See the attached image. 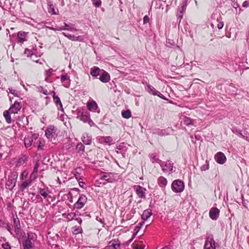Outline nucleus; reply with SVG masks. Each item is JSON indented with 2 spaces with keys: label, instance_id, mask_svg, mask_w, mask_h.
Returning a JSON list of instances; mask_svg holds the SVG:
<instances>
[{
  "label": "nucleus",
  "instance_id": "1",
  "mask_svg": "<svg viewBox=\"0 0 249 249\" xmlns=\"http://www.w3.org/2000/svg\"><path fill=\"white\" fill-rule=\"evenodd\" d=\"M118 178V174L115 173H103V175L100 178V179L106 181L104 184L107 182L112 183L117 180Z\"/></svg>",
  "mask_w": 249,
  "mask_h": 249
},
{
  "label": "nucleus",
  "instance_id": "2",
  "mask_svg": "<svg viewBox=\"0 0 249 249\" xmlns=\"http://www.w3.org/2000/svg\"><path fill=\"white\" fill-rule=\"evenodd\" d=\"M17 178L18 175L16 173L12 174L9 175L8 176V180L6 183V188L12 191L16 185Z\"/></svg>",
  "mask_w": 249,
  "mask_h": 249
},
{
  "label": "nucleus",
  "instance_id": "3",
  "mask_svg": "<svg viewBox=\"0 0 249 249\" xmlns=\"http://www.w3.org/2000/svg\"><path fill=\"white\" fill-rule=\"evenodd\" d=\"M184 184L183 182L179 179H176L173 181L172 183L171 188L175 193H180L184 189Z\"/></svg>",
  "mask_w": 249,
  "mask_h": 249
},
{
  "label": "nucleus",
  "instance_id": "4",
  "mask_svg": "<svg viewBox=\"0 0 249 249\" xmlns=\"http://www.w3.org/2000/svg\"><path fill=\"white\" fill-rule=\"evenodd\" d=\"M186 5H187V0H184L182 3L181 4L180 7H178L177 13V16L178 18V19H179V21L178 22V27L180 26V24L181 22V19L183 18V14L185 12V10L186 9Z\"/></svg>",
  "mask_w": 249,
  "mask_h": 249
},
{
  "label": "nucleus",
  "instance_id": "5",
  "mask_svg": "<svg viewBox=\"0 0 249 249\" xmlns=\"http://www.w3.org/2000/svg\"><path fill=\"white\" fill-rule=\"evenodd\" d=\"M215 243L213 240V235H209L207 237L204 246V249H215Z\"/></svg>",
  "mask_w": 249,
  "mask_h": 249
},
{
  "label": "nucleus",
  "instance_id": "6",
  "mask_svg": "<svg viewBox=\"0 0 249 249\" xmlns=\"http://www.w3.org/2000/svg\"><path fill=\"white\" fill-rule=\"evenodd\" d=\"M33 238L31 236V233H27V237L22 242V246L23 249H33L34 244L32 242Z\"/></svg>",
  "mask_w": 249,
  "mask_h": 249
},
{
  "label": "nucleus",
  "instance_id": "7",
  "mask_svg": "<svg viewBox=\"0 0 249 249\" xmlns=\"http://www.w3.org/2000/svg\"><path fill=\"white\" fill-rule=\"evenodd\" d=\"M162 168V171L165 173H168L169 174L173 172V163L169 161H162L160 164Z\"/></svg>",
  "mask_w": 249,
  "mask_h": 249
},
{
  "label": "nucleus",
  "instance_id": "8",
  "mask_svg": "<svg viewBox=\"0 0 249 249\" xmlns=\"http://www.w3.org/2000/svg\"><path fill=\"white\" fill-rule=\"evenodd\" d=\"M87 198L84 195H81L78 200L74 203V207L77 209H82L87 202Z\"/></svg>",
  "mask_w": 249,
  "mask_h": 249
},
{
  "label": "nucleus",
  "instance_id": "9",
  "mask_svg": "<svg viewBox=\"0 0 249 249\" xmlns=\"http://www.w3.org/2000/svg\"><path fill=\"white\" fill-rule=\"evenodd\" d=\"M38 137V134L36 133H34L32 134L31 136H28L25 137L24 139V145L26 147H30L32 143L33 142L34 140H36L37 139Z\"/></svg>",
  "mask_w": 249,
  "mask_h": 249
},
{
  "label": "nucleus",
  "instance_id": "10",
  "mask_svg": "<svg viewBox=\"0 0 249 249\" xmlns=\"http://www.w3.org/2000/svg\"><path fill=\"white\" fill-rule=\"evenodd\" d=\"M22 105L20 102L15 101L9 109L10 113L16 114L21 109Z\"/></svg>",
  "mask_w": 249,
  "mask_h": 249
},
{
  "label": "nucleus",
  "instance_id": "11",
  "mask_svg": "<svg viewBox=\"0 0 249 249\" xmlns=\"http://www.w3.org/2000/svg\"><path fill=\"white\" fill-rule=\"evenodd\" d=\"M56 130L53 125L49 126L45 131V136L46 137L50 140L53 138H54L55 135Z\"/></svg>",
  "mask_w": 249,
  "mask_h": 249
},
{
  "label": "nucleus",
  "instance_id": "12",
  "mask_svg": "<svg viewBox=\"0 0 249 249\" xmlns=\"http://www.w3.org/2000/svg\"><path fill=\"white\" fill-rule=\"evenodd\" d=\"M214 159L216 161L220 164H224L227 160L225 155L221 152H218L215 155Z\"/></svg>",
  "mask_w": 249,
  "mask_h": 249
},
{
  "label": "nucleus",
  "instance_id": "13",
  "mask_svg": "<svg viewBox=\"0 0 249 249\" xmlns=\"http://www.w3.org/2000/svg\"><path fill=\"white\" fill-rule=\"evenodd\" d=\"M126 147L124 143H121L116 146L115 151L118 154H121L123 158L125 157Z\"/></svg>",
  "mask_w": 249,
  "mask_h": 249
},
{
  "label": "nucleus",
  "instance_id": "14",
  "mask_svg": "<svg viewBox=\"0 0 249 249\" xmlns=\"http://www.w3.org/2000/svg\"><path fill=\"white\" fill-rule=\"evenodd\" d=\"M220 211L217 208H212L209 212V216L213 220H216L219 215Z\"/></svg>",
  "mask_w": 249,
  "mask_h": 249
},
{
  "label": "nucleus",
  "instance_id": "15",
  "mask_svg": "<svg viewBox=\"0 0 249 249\" xmlns=\"http://www.w3.org/2000/svg\"><path fill=\"white\" fill-rule=\"evenodd\" d=\"M99 77L100 80L103 83H107L110 80V77L109 73L104 70H102Z\"/></svg>",
  "mask_w": 249,
  "mask_h": 249
},
{
  "label": "nucleus",
  "instance_id": "16",
  "mask_svg": "<svg viewBox=\"0 0 249 249\" xmlns=\"http://www.w3.org/2000/svg\"><path fill=\"white\" fill-rule=\"evenodd\" d=\"M135 189L136 193L139 197L141 198H145V193L146 189L138 185L135 187Z\"/></svg>",
  "mask_w": 249,
  "mask_h": 249
},
{
  "label": "nucleus",
  "instance_id": "17",
  "mask_svg": "<svg viewBox=\"0 0 249 249\" xmlns=\"http://www.w3.org/2000/svg\"><path fill=\"white\" fill-rule=\"evenodd\" d=\"M87 106L89 110L95 112H100V110L98 108V105L94 101L88 102L87 104Z\"/></svg>",
  "mask_w": 249,
  "mask_h": 249
},
{
  "label": "nucleus",
  "instance_id": "18",
  "mask_svg": "<svg viewBox=\"0 0 249 249\" xmlns=\"http://www.w3.org/2000/svg\"><path fill=\"white\" fill-rule=\"evenodd\" d=\"M81 140L86 145H90L92 141V137L90 135L85 133L81 137Z\"/></svg>",
  "mask_w": 249,
  "mask_h": 249
},
{
  "label": "nucleus",
  "instance_id": "19",
  "mask_svg": "<svg viewBox=\"0 0 249 249\" xmlns=\"http://www.w3.org/2000/svg\"><path fill=\"white\" fill-rule=\"evenodd\" d=\"M53 102L55 103L56 107H57L58 109L59 110V109H61V111H64V109L63 108V106H62V103L60 101V99L59 98V97L57 96V95H55V93L54 91L53 92Z\"/></svg>",
  "mask_w": 249,
  "mask_h": 249
},
{
  "label": "nucleus",
  "instance_id": "20",
  "mask_svg": "<svg viewBox=\"0 0 249 249\" xmlns=\"http://www.w3.org/2000/svg\"><path fill=\"white\" fill-rule=\"evenodd\" d=\"M101 71L102 70L99 67L94 66L90 69V73L93 77L97 78L98 76L100 74Z\"/></svg>",
  "mask_w": 249,
  "mask_h": 249
},
{
  "label": "nucleus",
  "instance_id": "21",
  "mask_svg": "<svg viewBox=\"0 0 249 249\" xmlns=\"http://www.w3.org/2000/svg\"><path fill=\"white\" fill-rule=\"evenodd\" d=\"M120 243L118 240H112L108 243V245L107 247L110 249H120Z\"/></svg>",
  "mask_w": 249,
  "mask_h": 249
},
{
  "label": "nucleus",
  "instance_id": "22",
  "mask_svg": "<svg viewBox=\"0 0 249 249\" xmlns=\"http://www.w3.org/2000/svg\"><path fill=\"white\" fill-rule=\"evenodd\" d=\"M99 141L101 143L110 145L113 142V139L110 136L101 137L99 139Z\"/></svg>",
  "mask_w": 249,
  "mask_h": 249
},
{
  "label": "nucleus",
  "instance_id": "23",
  "mask_svg": "<svg viewBox=\"0 0 249 249\" xmlns=\"http://www.w3.org/2000/svg\"><path fill=\"white\" fill-rule=\"evenodd\" d=\"M66 81V83L63 84V86L65 88H68L70 87L71 85V80L70 77L67 74L62 75L61 77V82L64 83Z\"/></svg>",
  "mask_w": 249,
  "mask_h": 249
},
{
  "label": "nucleus",
  "instance_id": "24",
  "mask_svg": "<svg viewBox=\"0 0 249 249\" xmlns=\"http://www.w3.org/2000/svg\"><path fill=\"white\" fill-rule=\"evenodd\" d=\"M64 27H65L64 28H63V27H61V28L60 27V28H52L51 29L53 30L54 31H61V30H68L70 31H72V32L77 31V30L75 28L70 27V25L66 23H64Z\"/></svg>",
  "mask_w": 249,
  "mask_h": 249
},
{
  "label": "nucleus",
  "instance_id": "25",
  "mask_svg": "<svg viewBox=\"0 0 249 249\" xmlns=\"http://www.w3.org/2000/svg\"><path fill=\"white\" fill-rule=\"evenodd\" d=\"M152 214V211L151 209H148L144 210L142 215V219L145 221L149 218Z\"/></svg>",
  "mask_w": 249,
  "mask_h": 249
},
{
  "label": "nucleus",
  "instance_id": "26",
  "mask_svg": "<svg viewBox=\"0 0 249 249\" xmlns=\"http://www.w3.org/2000/svg\"><path fill=\"white\" fill-rule=\"evenodd\" d=\"M25 34L24 32H18V42L20 43H23L26 40L25 38Z\"/></svg>",
  "mask_w": 249,
  "mask_h": 249
},
{
  "label": "nucleus",
  "instance_id": "27",
  "mask_svg": "<svg viewBox=\"0 0 249 249\" xmlns=\"http://www.w3.org/2000/svg\"><path fill=\"white\" fill-rule=\"evenodd\" d=\"M47 5L48 6V12L50 13H52L53 15H56V12H55L54 6L51 1H48Z\"/></svg>",
  "mask_w": 249,
  "mask_h": 249
},
{
  "label": "nucleus",
  "instance_id": "28",
  "mask_svg": "<svg viewBox=\"0 0 249 249\" xmlns=\"http://www.w3.org/2000/svg\"><path fill=\"white\" fill-rule=\"evenodd\" d=\"M158 181L159 185L161 187H165L167 182V179L163 177H160L158 178Z\"/></svg>",
  "mask_w": 249,
  "mask_h": 249
},
{
  "label": "nucleus",
  "instance_id": "29",
  "mask_svg": "<svg viewBox=\"0 0 249 249\" xmlns=\"http://www.w3.org/2000/svg\"><path fill=\"white\" fill-rule=\"evenodd\" d=\"M10 111L9 110L4 111L3 112V116L5 118L6 122L8 124H11L12 122V120L11 118V116L10 115Z\"/></svg>",
  "mask_w": 249,
  "mask_h": 249
},
{
  "label": "nucleus",
  "instance_id": "30",
  "mask_svg": "<svg viewBox=\"0 0 249 249\" xmlns=\"http://www.w3.org/2000/svg\"><path fill=\"white\" fill-rule=\"evenodd\" d=\"M87 110L82 108H79L76 110L77 118L79 119L87 112Z\"/></svg>",
  "mask_w": 249,
  "mask_h": 249
},
{
  "label": "nucleus",
  "instance_id": "31",
  "mask_svg": "<svg viewBox=\"0 0 249 249\" xmlns=\"http://www.w3.org/2000/svg\"><path fill=\"white\" fill-rule=\"evenodd\" d=\"M16 237L18 238V240H19L22 237L24 236V235L25 234V232L21 230V229L17 230H15Z\"/></svg>",
  "mask_w": 249,
  "mask_h": 249
},
{
  "label": "nucleus",
  "instance_id": "32",
  "mask_svg": "<svg viewBox=\"0 0 249 249\" xmlns=\"http://www.w3.org/2000/svg\"><path fill=\"white\" fill-rule=\"evenodd\" d=\"M146 90L149 93L153 95H155L154 93L158 91V90H157L153 87L150 85H147Z\"/></svg>",
  "mask_w": 249,
  "mask_h": 249
},
{
  "label": "nucleus",
  "instance_id": "33",
  "mask_svg": "<svg viewBox=\"0 0 249 249\" xmlns=\"http://www.w3.org/2000/svg\"><path fill=\"white\" fill-rule=\"evenodd\" d=\"M31 183V180H27L24 181L20 187V190L23 192Z\"/></svg>",
  "mask_w": 249,
  "mask_h": 249
},
{
  "label": "nucleus",
  "instance_id": "34",
  "mask_svg": "<svg viewBox=\"0 0 249 249\" xmlns=\"http://www.w3.org/2000/svg\"><path fill=\"white\" fill-rule=\"evenodd\" d=\"M72 232L74 234H78L82 232V229L80 226H74L72 228Z\"/></svg>",
  "mask_w": 249,
  "mask_h": 249
},
{
  "label": "nucleus",
  "instance_id": "35",
  "mask_svg": "<svg viewBox=\"0 0 249 249\" xmlns=\"http://www.w3.org/2000/svg\"><path fill=\"white\" fill-rule=\"evenodd\" d=\"M76 150L78 153H83L85 151V146L81 142H79L76 146Z\"/></svg>",
  "mask_w": 249,
  "mask_h": 249
},
{
  "label": "nucleus",
  "instance_id": "36",
  "mask_svg": "<svg viewBox=\"0 0 249 249\" xmlns=\"http://www.w3.org/2000/svg\"><path fill=\"white\" fill-rule=\"evenodd\" d=\"M90 118V116L88 112L83 115L81 118H80L79 119L82 121L83 122L86 123L88 120Z\"/></svg>",
  "mask_w": 249,
  "mask_h": 249
},
{
  "label": "nucleus",
  "instance_id": "37",
  "mask_svg": "<svg viewBox=\"0 0 249 249\" xmlns=\"http://www.w3.org/2000/svg\"><path fill=\"white\" fill-rule=\"evenodd\" d=\"M131 111L129 110H126L122 112V115L123 117L125 119L129 118L131 117Z\"/></svg>",
  "mask_w": 249,
  "mask_h": 249
},
{
  "label": "nucleus",
  "instance_id": "38",
  "mask_svg": "<svg viewBox=\"0 0 249 249\" xmlns=\"http://www.w3.org/2000/svg\"><path fill=\"white\" fill-rule=\"evenodd\" d=\"M166 42V46L168 47H171L172 46H175L176 45V41L173 39L167 38Z\"/></svg>",
  "mask_w": 249,
  "mask_h": 249
},
{
  "label": "nucleus",
  "instance_id": "39",
  "mask_svg": "<svg viewBox=\"0 0 249 249\" xmlns=\"http://www.w3.org/2000/svg\"><path fill=\"white\" fill-rule=\"evenodd\" d=\"M150 158L152 163H158L160 164L161 160L159 159L156 158V156L154 154H152L150 156Z\"/></svg>",
  "mask_w": 249,
  "mask_h": 249
},
{
  "label": "nucleus",
  "instance_id": "40",
  "mask_svg": "<svg viewBox=\"0 0 249 249\" xmlns=\"http://www.w3.org/2000/svg\"><path fill=\"white\" fill-rule=\"evenodd\" d=\"M36 88L38 92L42 93L44 95H47L49 94L47 89L42 86H38Z\"/></svg>",
  "mask_w": 249,
  "mask_h": 249
},
{
  "label": "nucleus",
  "instance_id": "41",
  "mask_svg": "<svg viewBox=\"0 0 249 249\" xmlns=\"http://www.w3.org/2000/svg\"><path fill=\"white\" fill-rule=\"evenodd\" d=\"M38 192L39 194L44 198H47L48 196V193L45 191L43 188H39L38 189Z\"/></svg>",
  "mask_w": 249,
  "mask_h": 249
},
{
  "label": "nucleus",
  "instance_id": "42",
  "mask_svg": "<svg viewBox=\"0 0 249 249\" xmlns=\"http://www.w3.org/2000/svg\"><path fill=\"white\" fill-rule=\"evenodd\" d=\"M62 34L67 38H68L69 39H70L71 41H75V36L74 35H71L69 34H67L66 33L63 32Z\"/></svg>",
  "mask_w": 249,
  "mask_h": 249
},
{
  "label": "nucleus",
  "instance_id": "43",
  "mask_svg": "<svg viewBox=\"0 0 249 249\" xmlns=\"http://www.w3.org/2000/svg\"><path fill=\"white\" fill-rule=\"evenodd\" d=\"M91 1L92 2V4L95 7H99L101 6L102 4L101 0H91Z\"/></svg>",
  "mask_w": 249,
  "mask_h": 249
},
{
  "label": "nucleus",
  "instance_id": "44",
  "mask_svg": "<svg viewBox=\"0 0 249 249\" xmlns=\"http://www.w3.org/2000/svg\"><path fill=\"white\" fill-rule=\"evenodd\" d=\"M36 143H38V150H41L42 149V147L44 145V141L42 140L41 139H39L37 140Z\"/></svg>",
  "mask_w": 249,
  "mask_h": 249
},
{
  "label": "nucleus",
  "instance_id": "45",
  "mask_svg": "<svg viewBox=\"0 0 249 249\" xmlns=\"http://www.w3.org/2000/svg\"><path fill=\"white\" fill-rule=\"evenodd\" d=\"M27 159V158L26 156H23L21 158L18 159V162L19 164H23L26 162Z\"/></svg>",
  "mask_w": 249,
  "mask_h": 249
},
{
  "label": "nucleus",
  "instance_id": "46",
  "mask_svg": "<svg viewBox=\"0 0 249 249\" xmlns=\"http://www.w3.org/2000/svg\"><path fill=\"white\" fill-rule=\"evenodd\" d=\"M196 120H193L192 119H191L190 118L188 117V126L189 125H194L196 126Z\"/></svg>",
  "mask_w": 249,
  "mask_h": 249
},
{
  "label": "nucleus",
  "instance_id": "47",
  "mask_svg": "<svg viewBox=\"0 0 249 249\" xmlns=\"http://www.w3.org/2000/svg\"><path fill=\"white\" fill-rule=\"evenodd\" d=\"M154 133L160 136H164L165 134L164 132V131L163 130H160V129H157L156 130Z\"/></svg>",
  "mask_w": 249,
  "mask_h": 249
},
{
  "label": "nucleus",
  "instance_id": "48",
  "mask_svg": "<svg viewBox=\"0 0 249 249\" xmlns=\"http://www.w3.org/2000/svg\"><path fill=\"white\" fill-rule=\"evenodd\" d=\"M24 54L26 55L27 56L29 57L33 54V53L31 50L26 49L24 51Z\"/></svg>",
  "mask_w": 249,
  "mask_h": 249
},
{
  "label": "nucleus",
  "instance_id": "49",
  "mask_svg": "<svg viewBox=\"0 0 249 249\" xmlns=\"http://www.w3.org/2000/svg\"><path fill=\"white\" fill-rule=\"evenodd\" d=\"M155 95H157L158 96H159V97H160V98L163 99V100H167L168 99L165 97L164 96L160 91H157V92H155Z\"/></svg>",
  "mask_w": 249,
  "mask_h": 249
},
{
  "label": "nucleus",
  "instance_id": "50",
  "mask_svg": "<svg viewBox=\"0 0 249 249\" xmlns=\"http://www.w3.org/2000/svg\"><path fill=\"white\" fill-rule=\"evenodd\" d=\"M36 173L32 172L30 175V179L29 180H31L32 182L34 179H35L36 178Z\"/></svg>",
  "mask_w": 249,
  "mask_h": 249
},
{
  "label": "nucleus",
  "instance_id": "51",
  "mask_svg": "<svg viewBox=\"0 0 249 249\" xmlns=\"http://www.w3.org/2000/svg\"><path fill=\"white\" fill-rule=\"evenodd\" d=\"M9 92L15 95V96H18V92L16 90L13 89L12 88H9L8 89Z\"/></svg>",
  "mask_w": 249,
  "mask_h": 249
},
{
  "label": "nucleus",
  "instance_id": "52",
  "mask_svg": "<svg viewBox=\"0 0 249 249\" xmlns=\"http://www.w3.org/2000/svg\"><path fill=\"white\" fill-rule=\"evenodd\" d=\"M75 215H76V214L74 213H70L68 214L67 218L69 220L71 221L74 218V217L75 216Z\"/></svg>",
  "mask_w": 249,
  "mask_h": 249
},
{
  "label": "nucleus",
  "instance_id": "53",
  "mask_svg": "<svg viewBox=\"0 0 249 249\" xmlns=\"http://www.w3.org/2000/svg\"><path fill=\"white\" fill-rule=\"evenodd\" d=\"M2 247L4 249H11V248L10 245L8 242L4 244H2Z\"/></svg>",
  "mask_w": 249,
  "mask_h": 249
},
{
  "label": "nucleus",
  "instance_id": "54",
  "mask_svg": "<svg viewBox=\"0 0 249 249\" xmlns=\"http://www.w3.org/2000/svg\"><path fill=\"white\" fill-rule=\"evenodd\" d=\"M209 169V164H205L200 167V170L202 171H206Z\"/></svg>",
  "mask_w": 249,
  "mask_h": 249
},
{
  "label": "nucleus",
  "instance_id": "55",
  "mask_svg": "<svg viewBox=\"0 0 249 249\" xmlns=\"http://www.w3.org/2000/svg\"><path fill=\"white\" fill-rule=\"evenodd\" d=\"M141 226H139V225H138L137 226H136L134 230L135 232L133 233V234H134L135 235H137L138 232L141 229Z\"/></svg>",
  "mask_w": 249,
  "mask_h": 249
},
{
  "label": "nucleus",
  "instance_id": "56",
  "mask_svg": "<svg viewBox=\"0 0 249 249\" xmlns=\"http://www.w3.org/2000/svg\"><path fill=\"white\" fill-rule=\"evenodd\" d=\"M39 166V164L38 162H36L35 165L34 170L33 172L37 173L38 172V168Z\"/></svg>",
  "mask_w": 249,
  "mask_h": 249
},
{
  "label": "nucleus",
  "instance_id": "57",
  "mask_svg": "<svg viewBox=\"0 0 249 249\" xmlns=\"http://www.w3.org/2000/svg\"><path fill=\"white\" fill-rule=\"evenodd\" d=\"M13 222H14V225L16 224H18L20 223L19 220L17 215H16L15 216L13 217Z\"/></svg>",
  "mask_w": 249,
  "mask_h": 249
},
{
  "label": "nucleus",
  "instance_id": "58",
  "mask_svg": "<svg viewBox=\"0 0 249 249\" xmlns=\"http://www.w3.org/2000/svg\"><path fill=\"white\" fill-rule=\"evenodd\" d=\"M149 18L148 16H147V15H145L143 17V24H145L149 22Z\"/></svg>",
  "mask_w": 249,
  "mask_h": 249
},
{
  "label": "nucleus",
  "instance_id": "59",
  "mask_svg": "<svg viewBox=\"0 0 249 249\" xmlns=\"http://www.w3.org/2000/svg\"><path fill=\"white\" fill-rule=\"evenodd\" d=\"M52 71H53V70L52 69H49L48 71H45L46 72V75L47 76H50L51 75L52 73Z\"/></svg>",
  "mask_w": 249,
  "mask_h": 249
},
{
  "label": "nucleus",
  "instance_id": "60",
  "mask_svg": "<svg viewBox=\"0 0 249 249\" xmlns=\"http://www.w3.org/2000/svg\"><path fill=\"white\" fill-rule=\"evenodd\" d=\"M86 123H88L90 126H92L94 124V122L90 119V118L88 120Z\"/></svg>",
  "mask_w": 249,
  "mask_h": 249
},
{
  "label": "nucleus",
  "instance_id": "61",
  "mask_svg": "<svg viewBox=\"0 0 249 249\" xmlns=\"http://www.w3.org/2000/svg\"><path fill=\"white\" fill-rule=\"evenodd\" d=\"M15 230L20 229V223L18 224H16L14 225Z\"/></svg>",
  "mask_w": 249,
  "mask_h": 249
},
{
  "label": "nucleus",
  "instance_id": "62",
  "mask_svg": "<svg viewBox=\"0 0 249 249\" xmlns=\"http://www.w3.org/2000/svg\"><path fill=\"white\" fill-rule=\"evenodd\" d=\"M74 176H75V178H76V179L77 180H79L80 179H82V178H81V177L80 176L79 174L77 172H76V173L74 174Z\"/></svg>",
  "mask_w": 249,
  "mask_h": 249
},
{
  "label": "nucleus",
  "instance_id": "63",
  "mask_svg": "<svg viewBox=\"0 0 249 249\" xmlns=\"http://www.w3.org/2000/svg\"><path fill=\"white\" fill-rule=\"evenodd\" d=\"M243 7H248L249 6V2L248 1H245L243 3V5H242Z\"/></svg>",
  "mask_w": 249,
  "mask_h": 249
},
{
  "label": "nucleus",
  "instance_id": "64",
  "mask_svg": "<svg viewBox=\"0 0 249 249\" xmlns=\"http://www.w3.org/2000/svg\"><path fill=\"white\" fill-rule=\"evenodd\" d=\"M144 246L143 245H137L135 247V249H144Z\"/></svg>",
  "mask_w": 249,
  "mask_h": 249
}]
</instances>
